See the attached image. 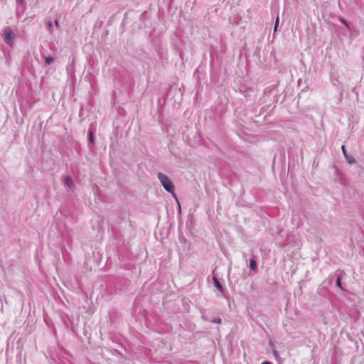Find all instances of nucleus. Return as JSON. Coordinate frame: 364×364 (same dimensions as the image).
<instances>
[{"label":"nucleus","mask_w":364,"mask_h":364,"mask_svg":"<svg viewBox=\"0 0 364 364\" xmlns=\"http://www.w3.org/2000/svg\"><path fill=\"white\" fill-rule=\"evenodd\" d=\"M158 178L161 181L164 189L168 193L173 194L174 197H176V195L174 194V186L173 185L172 181L169 179V178L167 176L163 174L162 173H159Z\"/></svg>","instance_id":"f257e3e1"},{"label":"nucleus","mask_w":364,"mask_h":364,"mask_svg":"<svg viewBox=\"0 0 364 364\" xmlns=\"http://www.w3.org/2000/svg\"><path fill=\"white\" fill-rule=\"evenodd\" d=\"M4 36L6 43L10 46H12L14 43L15 35L11 29L9 28H6L4 31Z\"/></svg>","instance_id":"f03ea898"},{"label":"nucleus","mask_w":364,"mask_h":364,"mask_svg":"<svg viewBox=\"0 0 364 364\" xmlns=\"http://www.w3.org/2000/svg\"><path fill=\"white\" fill-rule=\"evenodd\" d=\"M65 182L70 188H73L74 186V183L70 176L65 178Z\"/></svg>","instance_id":"7ed1b4c3"},{"label":"nucleus","mask_w":364,"mask_h":364,"mask_svg":"<svg viewBox=\"0 0 364 364\" xmlns=\"http://www.w3.org/2000/svg\"><path fill=\"white\" fill-rule=\"evenodd\" d=\"M250 268L254 270L257 269V263L254 259L250 260Z\"/></svg>","instance_id":"20e7f679"},{"label":"nucleus","mask_w":364,"mask_h":364,"mask_svg":"<svg viewBox=\"0 0 364 364\" xmlns=\"http://www.w3.org/2000/svg\"><path fill=\"white\" fill-rule=\"evenodd\" d=\"M53 59L52 57L46 56L45 57V61L48 65H50L53 62Z\"/></svg>","instance_id":"39448f33"},{"label":"nucleus","mask_w":364,"mask_h":364,"mask_svg":"<svg viewBox=\"0 0 364 364\" xmlns=\"http://www.w3.org/2000/svg\"><path fill=\"white\" fill-rule=\"evenodd\" d=\"M214 282L215 285L217 287V288L220 290H222L223 287L221 284L219 283V282L217 280V279L214 278Z\"/></svg>","instance_id":"423d86ee"},{"label":"nucleus","mask_w":364,"mask_h":364,"mask_svg":"<svg viewBox=\"0 0 364 364\" xmlns=\"http://www.w3.org/2000/svg\"><path fill=\"white\" fill-rule=\"evenodd\" d=\"M279 16H277L276 18L274 28V31H276L277 30V28H278V26H279Z\"/></svg>","instance_id":"0eeeda50"},{"label":"nucleus","mask_w":364,"mask_h":364,"mask_svg":"<svg viewBox=\"0 0 364 364\" xmlns=\"http://www.w3.org/2000/svg\"><path fill=\"white\" fill-rule=\"evenodd\" d=\"M336 284L338 287H339L341 289H343L342 288V286H341V278L338 277L336 280Z\"/></svg>","instance_id":"6e6552de"},{"label":"nucleus","mask_w":364,"mask_h":364,"mask_svg":"<svg viewBox=\"0 0 364 364\" xmlns=\"http://www.w3.org/2000/svg\"><path fill=\"white\" fill-rule=\"evenodd\" d=\"M90 140L91 142H93V133L92 131L90 132Z\"/></svg>","instance_id":"1a4fd4ad"},{"label":"nucleus","mask_w":364,"mask_h":364,"mask_svg":"<svg viewBox=\"0 0 364 364\" xmlns=\"http://www.w3.org/2000/svg\"><path fill=\"white\" fill-rule=\"evenodd\" d=\"M214 323H221V319L220 318H217V319H215L213 321Z\"/></svg>","instance_id":"9d476101"},{"label":"nucleus","mask_w":364,"mask_h":364,"mask_svg":"<svg viewBox=\"0 0 364 364\" xmlns=\"http://www.w3.org/2000/svg\"><path fill=\"white\" fill-rule=\"evenodd\" d=\"M341 149H342V151H343V154H344L345 156H346V151L345 146H344V145H343V146H342V147H341Z\"/></svg>","instance_id":"9b49d317"},{"label":"nucleus","mask_w":364,"mask_h":364,"mask_svg":"<svg viewBox=\"0 0 364 364\" xmlns=\"http://www.w3.org/2000/svg\"><path fill=\"white\" fill-rule=\"evenodd\" d=\"M262 364H272V363L269 361H264L262 363Z\"/></svg>","instance_id":"f8f14e48"},{"label":"nucleus","mask_w":364,"mask_h":364,"mask_svg":"<svg viewBox=\"0 0 364 364\" xmlns=\"http://www.w3.org/2000/svg\"><path fill=\"white\" fill-rule=\"evenodd\" d=\"M48 28L50 29V28H51V27H52V23H51V22H49V23H48Z\"/></svg>","instance_id":"ddd939ff"},{"label":"nucleus","mask_w":364,"mask_h":364,"mask_svg":"<svg viewBox=\"0 0 364 364\" xmlns=\"http://www.w3.org/2000/svg\"><path fill=\"white\" fill-rule=\"evenodd\" d=\"M55 25L58 27V22L57 20L55 21Z\"/></svg>","instance_id":"4468645a"},{"label":"nucleus","mask_w":364,"mask_h":364,"mask_svg":"<svg viewBox=\"0 0 364 364\" xmlns=\"http://www.w3.org/2000/svg\"><path fill=\"white\" fill-rule=\"evenodd\" d=\"M18 1L20 4H23V0H18Z\"/></svg>","instance_id":"2eb2a0df"}]
</instances>
